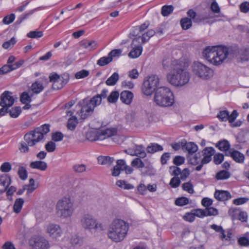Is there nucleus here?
<instances>
[{"instance_id": "f257e3e1", "label": "nucleus", "mask_w": 249, "mask_h": 249, "mask_svg": "<svg viewBox=\"0 0 249 249\" xmlns=\"http://www.w3.org/2000/svg\"><path fill=\"white\" fill-rule=\"evenodd\" d=\"M162 65L165 69L170 70L167 74L168 81L177 87H181L187 84L190 78V73L184 68L183 63L178 60H163Z\"/></svg>"}, {"instance_id": "f03ea898", "label": "nucleus", "mask_w": 249, "mask_h": 249, "mask_svg": "<svg viewBox=\"0 0 249 249\" xmlns=\"http://www.w3.org/2000/svg\"><path fill=\"white\" fill-rule=\"evenodd\" d=\"M128 230L129 225L126 222L116 218L108 226L107 237L114 242H121L126 237Z\"/></svg>"}, {"instance_id": "7ed1b4c3", "label": "nucleus", "mask_w": 249, "mask_h": 249, "mask_svg": "<svg viewBox=\"0 0 249 249\" xmlns=\"http://www.w3.org/2000/svg\"><path fill=\"white\" fill-rule=\"evenodd\" d=\"M203 57L215 66L221 65L231 55L228 48L224 46H208L203 51Z\"/></svg>"}, {"instance_id": "20e7f679", "label": "nucleus", "mask_w": 249, "mask_h": 249, "mask_svg": "<svg viewBox=\"0 0 249 249\" xmlns=\"http://www.w3.org/2000/svg\"><path fill=\"white\" fill-rule=\"evenodd\" d=\"M107 93L108 90L103 89L101 94H97L90 99L85 98L80 101L78 105L81 107L80 113L81 119L85 120L91 116L93 113L94 108L101 104L102 99L106 98Z\"/></svg>"}, {"instance_id": "39448f33", "label": "nucleus", "mask_w": 249, "mask_h": 249, "mask_svg": "<svg viewBox=\"0 0 249 249\" xmlns=\"http://www.w3.org/2000/svg\"><path fill=\"white\" fill-rule=\"evenodd\" d=\"M154 100L156 104L160 107H170L174 102V95L169 88L160 87L156 90Z\"/></svg>"}, {"instance_id": "423d86ee", "label": "nucleus", "mask_w": 249, "mask_h": 249, "mask_svg": "<svg viewBox=\"0 0 249 249\" xmlns=\"http://www.w3.org/2000/svg\"><path fill=\"white\" fill-rule=\"evenodd\" d=\"M50 125L44 124L34 130L27 133L24 136V140L28 143L30 146L35 145L44 139V136L50 131Z\"/></svg>"}, {"instance_id": "0eeeda50", "label": "nucleus", "mask_w": 249, "mask_h": 249, "mask_svg": "<svg viewBox=\"0 0 249 249\" xmlns=\"http://www.w3.org/2000/svg\"><path fill=\"white\" fill-rule=\"evenodd\" d=\"M57 215L63 219L70 217L74 211L73 203L69 197H64L58 201L56 205Z\"/></svg>"}, {"instance_id": "6e6552de", "label": "nucleus", "mask_w": 249, "mask_h": 249, "mask_svg": "<svg viewBox=\"0 0 249 249\" xmlns=\"http://www.w3.org/2000/svg\"><path fill=\"white\" fill-rule=\"evenodd\" d=\"M80 225L85 230L90 232L101 231L104 230L103 225L98 222L92 215L84 214L80 219Z\"/></svg>"}, {"instance_id": "1a4fd4ad", "label": "nucleus", "mask_w": 249, "mask_h": 249, "mask_svg": "<svg viewBox=\"0 0 249 249\" xmlns=\"http://www.w3.org/2000/svg\"><path fill=\"white\" fill-rule=\"evenodd\" d=\"M115 128H107L102 131L92 130L89 132L86 135L87 139L91 142L103 140L116 134Z\"/></svg>"}, {"instance_id": "9d476101", "label": "nucleus", "mask_w": 249, "mask_h": 249, "mask_svg": "<svg viewBox=\"0 0 249 249\" xmlns=\"http://www.w3.org/2000/svg\"><path fill=\"white\" fill-rule=\"evenodd\" d=\"M160 79L156 75H151L145 79L143 83L142 90L146 95H151L157 89L159 85Z\"/></svg>"}, {"instance_id": "9b49d317", "label": "nucleus", "mask_w": 249, "mask_h": 249, "mask_svg": "<svg viewBox=\"0 0 249 249\" xmlns=\"http://www.w3.org/2000/svg\"><path fill=\"white\" fill-rule=\"evenodd\" d=\"M192 69L194 74L202 79L207 80L213 76V70L200 62H195Z\"/></svg>"}, {"instance_id": "f8f14e48", "label": "nucleus", "mask_w": 249, "mask_h": 249, "mask_svg": "<svg viewBox=\"0 0 249 249\" xmlns=\"http://www.w3.org/2000/svg\"><path fill=\"white\" fill-rule=\"evenodd\" d=\"M50 81L53 83L52 88L53 89H59L66 85L69 80V76L68 73H64L61 76L55 72H53L49 76Z\"/></svg>"}, {"instance_id": "ddd939ff", "label": "nucleus", "mask_w": 249, "mask_h": 249, "mask_svg": "<svg viewBox=\"0 0 249 249\" xmlns=\"http://www.w3.org/2000/svg\"><path fill=\"white\" fill-rule=\"evenodd\" d=\"M45 231L52 238L57 239L63 234L60 226L56 224L50 223L45 227Z\"/></svg>"}, {"instance_id": "4468645a", "label": "nucleus", "mask_w": 249, "mask_h": 249, "mask_svg": "<svg viewBox=\"0 0 249 249\" xmlns=\"http://www.w3.org/2000/svg\"><path fill=\"white\" fill-rule=\"evenodd\" d=\"M141 36H139L137 38H134L133 39L131 45L133 49L128 54L129 57L132 58H137L142 54V47L141 44H137V43H140L139 40Z\"/></svg>"}, {"instance_id": "2eb2a0df", "label": "nucleus", "mask_w": 249, "mask_h": 249, "mask_svg": "<svg viewBox=\"0 0 249 249\" xmlns=\"http://www.w3.org/2000/svg\"><path fill=\"white\" fill-rule=\"evenodd\" d=\"M1 101L0 106L11 107L14 103V99L12 96V92L9 91H4L0 96Z\"/></svg>"}, {"instance_id": "dca6fc26", "label": "nucleus", "mask_w": 249, "mask_h": 249, "mask_svg": "<svg viewBox=\"0 0 249 249\" xmlns=\"http://www.w3.org/2000/svg\"><path fill=\"white\" fill-rule=\"evenodd\" d=\"M11 183V179L8 175L4 174L0 175V192H5Z\"/></svg>"}, {"instance_id": "f3484780", "label": "nucleus", "mask_w": 249, "mask_h": 249, "mask_svg": "<svg viewBox=\"0 0 249 249\" xmlns=\"http://www.w3.org/2000/svg\"><path fill=\"white\" fill-rule=\"evenodd\" d=\"M32 246V249H48L49 243L43 237H36L34 239V244Z\"/></svg>"}, {"instance_id": "a211bd4d", "label": "nucleus", "mask_w": 249, "mask_h": 249, "mask_svg": "<svg viewBox=\"0 0 249 249\" xmlns=\"http://www.w3.org/2000/svg\"><path fill=\"white\" fill-rule=\"evenodd\" d=\"M214 196L219 201L228 200L231 197L229 192L223 190H216Z\"/></svg>"}, {"instance_id": "6ab92c4d", "label": "nucleus", "mask_w": 249, "mask_h": 249, "mask_svg": "<svg viewBox=\"0 0 249 249\" xmlns=\"http://www.w3.org/2000/svg\"><path fill=\"white\" fill-rule=\"evenodd\" d=\"M203 158V163H208L212 160V156L214 153V149L212 147H206L202 151Z\"/></svg>"}, {"instance_id": "aec40b11", "label": "nucleus", "mask_w": 249, "mask_h": 249, "mask_svg": "<svg viewBox=\"0 0 249 249\" xmlns=\"http://www.w3.org/2000/svg\"><path fill=\"white\" fill-rule=\"evenodd\" d=\"M80 45L84 49L89 51H92L96 48L97 43L95 40L84 39L80 41Z\"/></svg>"}, {"instance_id": "412c9836", "label": "nucleus", "mask_w": 249, "mask_h": 249, "mask_svg": "<svg viewBox=\"0 0 249 249\" xmlns=\"http://www.w3.org/2000/svg\"><path fill=\"white\" fill-rule=\"evenodd\" d=\"M133 98V94L130 91L124 90L121 93L120 100L123 103L126 105L130 104Z\"/></svg>"}, {"instance_id": "4be33fe9", "label": "nucleus", "mask_w": 249, "mask_h": 249, "mask_svg": "<svg viewBox=\"0 0 249 249\" xmlns=\"http://www.w3.org/2000/svg\"><path fill=\"white\" fill-rule=\"evenodd\" d=\"M116 165L113 167L112 171V175L114 177L118 176L121 171H123V166L124 165L125 160H119L116 162Z\"/></svg>"}, {"instance_id": "5701e85b", "label": "nucleus", "mask_w": 249, "mask_h": 249, "mask_svg": "<svg viewBox=\"0 0 249 249\" xmlns=\"http://www.w3.org/2000/svg\"><path fill=\"white\" fill-rule=\"evenodd\" d=\"M30 167L33 169L45 171L47 168L48 165L47 163L45 161L37 160L31 162L30 164Z\"/></svg>"}, {"instance_id": "b1692460", "label": "nucleus", "mask_w": 249, "mask_h": 249, "mask_svg": "<svg viewBox=\"0 0 249 249\" xmlns=\"http://www.w3.org/2000/svg\"><path fill=\"white\" fill-rule=\"evenodd\" d=\"M182 147L183 149H185L189 154L191 155L196 152L198 150L197 145L193 142H185L184 144H182Z\"/></svg>"}, {"instance_id": "393cba45", "label": "nucleus", "mask_w": 249, "mask_h": 249, "mask_svg": "<svg viewBox=\"0 0 249 249\" xmlns=\"http://www.w3.org/2000/svg\"><path fill=\"white\" fill-rule=\"evenodd\" d=\"M231 157L236 162L243 163L245 160L244 155L237 150H233L230 152Z\"/></svg>"}, {"instance_id": "a878e982", "label": "nucleus", "mask_w": 249, "mask_h": 249, "mask_svg": "<svg viewBox=\"0 0 249 249\" xmlns=\"http://www.w3.org/2000/svg\"><path fill=\"white\" fill-rule=\"evenodd\" d=\"M44 89L43 84L38 81L34 82L30 88V89L32 91V93H33V95L40 93Z\"/></svg>"}, {"instance_id": "bb28decb", "label": "nucleus", "mask_w": 249, "mask_h": 249, "mask_svg": "<svg viewBox=\"0 0 249 249\" xmlns=\"http://www.w3.org/2000/svg\"><path fill=\"white\" fill-rule=\"evenodd\" d=\"M163 150L162 146L157 143H151L146 148L147 153L154 154L158 151H161Z\"/></svg>"}, {"instance_id": "cd10ccee", "label": "nucleus", "mask_w": 249, "mask_h": 249, "mask_svg": "<svg viewBox=\"0 0 249 249\" xmlns=\"http://www.w3.org/2000/svg\"><path fill=\"white\" fill-rule=\"evenodd\" d=\"M134 153L135 156L140 158H144L146 156V154L144 150V148L142 145H136L134 148Z\"/></svg>"}, {"instance_id": "c85d7f7f", "label": "nucleus", "mask_w": 249, "mask_h": 249, "mask_svg": "<svg viewBox=\"0 0 249 249\" xmlns=\"http://www.w3.org/2000/svg\"><path fill=\"white\" fill-rule=\"evenodd\" d=\"M97 160L99 164H111L114 161V158L109 156H100L98 157Z\"/></svg>"}, {"instance_id": "c756f323", "label": "nucleus", "mask_w": 249, "mask_h": 249, "mask_svg": "<svg viewBox=\"0 0 249 249\" xmlns=\"http://www.w3.org/2000/svg\"><path fill=\"white\" fill-rule=\"evenodd\" d=\"M238 115V113L237 112V110H234L231 114L230 115V113H229V116H228V121L231 124V125L233 127H237L241 125V123H233L235 120L236 119Z\"/></svg>"}, {"instance_id": "7c9ffc66", "label": "nucleus", "mask_w": 249, "mask_h": 249, "mask_svg": "<svg viewBox=\"0 0 249 249\" xmlns=\"http://www.w3.org/2000/svg\"><path fill=\"white\" fill-rule=\"evenodd\" d=\"M24 202V200L22 198L16 199L13 206L14 212L17 213H19L21 210Z\"/></svg>"}, {"instance_id": "2f4dec72", "label": "nucleus", "mask_w": 249, "mask_h": 249, "mask_svg": "<svg viewBox=\"0 0 249 249\" xmlns=\"http://www.w3.org/2000/svg\"><path fill=\"white\" fill-rule=\"evenodd\" d=\"M216 146L221 151H227L230 148V144L227 140H224L218 142Z\"/></svg>"}, {"instance_id": "473e14b6", "label": "nucleus", "mask_w": 249, "mask_h": 249, "mask_svg": "<svg viewBox=\"0 0 249 249\" xmlns=\"http://www.w3.org/2000/svg\"><path fill=\"white\" fill-rule=\"evenodd\" d=\"M231 174L227 170H221L216 173L215 178L217 180H224L229 178Z\"/></svg>"}, {"instance_id": "72a5a7b5", "label": "nucleus", "mask_w": 249, "mask_h": 249, "mask_svg": "<svg viewBox=\"0 0 249 249\" xmlns=\"http://www.w3.org/2000/svg\"><path fill=\"white\" fill-rule=\"evenodd\" d=\"M119 78L118 73L114 72L106 80V83L108 86H114L119 80Z\"/></svg>"}, {"instance_id": "f704fd0d", "label": "nucleus", "mask_w": 249, "mask_h": 249, "mask_svg": "<svg viewBox=\"0 0 249 249\" xmlns=\"http://www.w3.org/2000/svg\"><path fill=\"white\" fill-rule=\"evenodd\" d=\"M180 23L183 30H187L192 26V21L188 18H184L181 19Z\"/></svg>"}, {"instance_id": "c9c22d12", "label": "nucleus", "mask_w": 249, "mask_h": 249, "mask_svg": "<svg viewBox=\"0 0 249 249\" xmlns=\"http://www.w3.org/2000/svg\"><path fill=\"white\" fill-rule=\"evenodd\" d=\"M78 124V120L76 116H72L69 119L67 124V127L71 130L75 129L77 124Z\"/></svg>"}, {"instance_id": "e433bc0d", "label": "nucleus", "mask_w": 249, "mask_h": 249, "mask_svg": "<svg viewBox=\"0 0 249 249\" xmlns=\"http://www.w3.org/2000/svg\"><path fill=\"white\" fill-rule=\"evenodd\" d=\"M156 34V32L153 30H149L146 33H144L141 36L140 39L142 43L146 42L151 37L153 36Z\"/></svg>"}, {"instance_id": "4c0bfd02", "label": "nucleus", "mask_w": 249, "mask_h": 249, "mask_svg": "<svg viewBox=\"0 0 249 249\" xmlns=\"http://www.w3.org/2000/svg\"><path fill=\"white\" fill-rule=\"evenodd\" d=\"M21 112V109L19 107H12L11 109L9 108L8 113L12 118H17L20 114Z\"/></svg>"}, {"instance_id": "58836bf2", "label": "nucleus", "mask_w": 249, "mask_h": 249, "mask_svg": "<svg viewBox=\"0 0 249 249\" xmlns=\"http://www.w3.org/2000/svg\"><path fill=\"white\" fill-rule=\"evenodd\" d=\"M174 9V7L171 5H164L161 8V14L163 17L168 16L173 12Z\"/></svg>"}, {"instance_id": "ea45409f", "label": "nucleus", "mask_w": 249, "mask_h": 249, "mask_svg": "<svg viewBox=\"0 0 249 249\" xmlns=\"http://www.w3.org/2000/svg\"><path fill=\"white\" fill-rule=\"evenodd\" d=\"M33 93L30 95L27 92H23L20 95V100L23 104H26L32 101V98L33 96Z\"/></svg>"}, {"instance_id": "a19ab883", "label": "nucleus", "mask_w": 249, "mask_h": 249, "mask_svg": "<svg viewBox=\"0 0 249 249\" xmlns=\"http://www.w3.org/2000/svg\"><path fill=\"white\" fill-rule=\"evenodd\" d=\"M111 58L107 56L101 57L97 62V64L100 66L103 67L106 66L111 62Z\"/></svg>"}, {"instance_id": "79ce46f5", "label": "nucleus", "mask_w": 249, "mask_h": 249, "mask_svg": "<svg viewBox=\"0 0 249 249\" xmlns=\"http://www.w3.org/2000/svg\"><path fill=\"white\" fill-rule=\"evenodd\" d=\"M119 96V93L117 91H112L107 97V100L109 103H114L117 101Z\"/></svg>"}, {"instance_id": "37998d69", "label": "nucleus", "mask_w": 249, "mask_h": 249, "mask_svg": "<svg viewBox=\"0 0 249 249\" xmlns=\"http://www.w3.org/2000/svg\"><path fill=\"white\" fill-rule=\"evenodd\" d=\"M116 185L120 187L121 188H123L124 189L129 190L134 188V186L133 185L128 183L125 181L123 180H118L116 182Z\"/></svg>"}, {"instance_id": "c03bdc74", "label": "nucleus", "mask_w": 249, "mask_h": 249, "mask_svg": "<svg viewBox=\"0 0 249 249\" xmlns=\"http://www.w3.org/2000/svg\"><path fill=\"white\" fill-rule=\"evenodd\" d=\"M240 58L242 61L249 60V48L241 49L240 51Z\"/></svg>"}, {"instance_id": "a18cd8bd", "label": "nucleus", "mask_w": 249, "mask_h": 249, "mask_svg": "<svg viewBox=\"0 0 249 249\" xmlns=\"http://www.w3.org/2000/svg\"><path fill=\"white\" fill-rule=\"evenodd\" d=\"M229 112L227 110H221L217 115V117L221 121H228Z\"/></svg>"}, {"instance_id": "49530a36", "label": "nucleus", "mask_w": 249, "mask_h": 249, "mask_svg": "<svg viewBox=\"0 0 249 249\" xmlns=\"http://www.w3.org/2000/svg\"><path fill=\"white\" fill-rule=\"evenodd\" d=\"M182 188L184 191L187 192L189 194H192L194 193L193 185L191 181L183 183Z\"/></svg>"}, {"instance_id": "de8ad7c7", "label": "nucleus", "mask_w": 249, "mask_h": 249, "mask_svg": "<svg viewBox=\"0 0 249 249\" xmlns=\"http://www.w3.org/2000/svg\"><path fill=\"white\" fill-rule=\"evenodd\" d=\"M18 174L21 179L24 180L27 178L28 173L24 167L20 166L18 168Z\"/></svg>"}, {"instance_id": "09e8293b", "label": "nucleus", "mask_w": 249, "mask_h": 249, "mask_svg": "<svg viewBox=\"0 0 249 249\" xmlns=\"http://www.w3.org/2000/svg\"><path fill=\"white\" fill-rule=\"evenodd\" d=\"M189 203V199L185 197H180L177 198L175 204L178 206H183Z\"/></svg>"}, {"instance_id": "8fccbe9b", "label": "nucleus", "mask_w": 249, "mask_h": 249, "mask_svg": "<svg viewBox=\"0 0 249 249\" xmlns=\"http://www.w3.org/2000/svg\"><path fill=\"white\" fill-rule=\"evenodd\" d=\"M29 146L28 143L26 141H21L20 142L19 150L21 153H26L29 151Z\"/></svg>"}, {"instance_id": "3c124183", "label": "nucleus", "mask_w": 249, "mask_h": 249, "mask_svg": "<svg viewBox=\"0 0 249 249\" xmlns=\"http://www.w3.org/2000/svg\"><path fill=\"white\" fill-rule=\"evenodd\" d=\"M122 50L120 49H118L112 50L108 53V54L109 57L111 58V61H112L113 58H118L122 54Z\"/></svg>"}, {"instance_id": "603ef678", "label": "nucleus", "mask_w": 249, "mask_h": 249, "mask_svg": "<svg viewBox=\"0 0 249 249\" xmlns=\"http://www.w3.org/2000/svg\"><path fill=\"white\" fill-rule=\"evenodd\" d=\"M43 35L42 31H33L28 33L27 36L29 38H37L42 37Z\"/></svg>"}, {"instance_id": "864d4df0", "label": "nucleus", "mask_w": 249, "mask_h": 249, "mask_svg": "<svg viewBox=\"0 0 249 249\" xmlns=\"http://www.w3.org/2000/svg\"><path fill=\"white\" fill-rule=\"evenodd\" d=\"M181 169L176 166H172L169 168V172L172 176L178 177L181 174Z\"/></svg>"}, {"instance_id": "5fc2aeb1", "label": "nucleus", "mask_w": 249, "mask_h": 249, "mask_svg": "<svg viewBox=\"0 0 249 249\" xmlns=\"http://www.w3.org/2000/svg\"><path fill=\"white\" fill-rule=\"evenodd\" d=\"M72 169L76 173H81L86 171V167L84 164H76L73 166Z\"/></svg>"}, {"instance_id": "6e6d98bb", "label": "nucleus", "mask_w": 249, "mask_h": 249, "mask_svg": "<svg viewBox=\"0 0 249 249\" xmlns=\"http://www.w3.org/2000/svg\"><path fill=\"white\" fill-rule=\"evenodd\" d=\"M180 179L178 177H174L170 180L169 184L173 188H177L180 184Z\"/></svg>"}, {"instance_id": "4d7b16f0", "label": "nucleus", "mask_w": 249, "mask_h": 249, "mask_svg": "<svg viewBox=\"0 0 249 249\" xmlns=\"http://www.w3.org/2000/svg\"><path fill=\"white\" fill-rule=\"evenodd\" d=\"M89 74V71L82 70L77 72L75 74V77L76 79L84 78L87 77Z\"/></svg>"}, {"instance_id": "13d9d810", "label": "nucleus", "mask_w": 249, "mask_h": 249, "mask_svg": "<svg viewBox=\"0 0 249 249\" xmlns=\"http://www.w3.org/2000/svg\"><path fill=\"white\" fill-rule=\"evenodd\" d=\"M16 43V40L14 37H13L9 40L4 42L2 44V47L3 48L7 49L13 47Z\"/></svg>"}, {"instance_id": "bf43d9fd", "label": "nucleus", "mask_w": 249, "mask_h": 249, "mask_svg": "<svg viewBox=\"0 0 249 249\" xmlns=\"http://www.w3.org/2000/svg\"><path fill=\"white\" fill-rule=\"evenodd\" d=\"M206 216L211 215H216L218 214V210L213 207H210L205 209Z\"/></svg>"}, {"instance_id": "052dcab7", "label": "nucleus", "mask_w": 249, "mask_h": 249, "mask_svg": "<svg viewBox=\"0 0 249 249\" xmlns=\"http://www.w3.org/2000/svg\"><path fill=\"white\" fill-rule=\"evenodd\" d=\"M131 165L138 168H143L144 166V164L140 158H135L132 161Z\"/></svg>"}, {"instance_id": "680f3d73", "label": "nucleus", "mask_w": 249, "mask_h": 249, "mask_svg": "<svg viewBox=\"0 0 249 249\" xmlns=\"http://www.w3.org/2000/svg\"><path fill=\"white\" fill-rule=\"evenodd\" d=\"M185 158L181 156H175L173 159V163L176 166H179L184 163Z\"/></svg>"}, {"instance_id": "e2e57ef3", "label": "nucleus", "mask_w": 249, "mask_h": 249, "mask_svg": "<svg viewBox=\"0 0 249 249\" xmlns=\"http://www.w3.org/2000/svg\"><path fill=\"white\" fill-rule=\"evenodd\" d=\"M71 242L73 246L80 245L82 240L77 234H74L72 236Z\"/></svg>"}, {"instance_id": "0e129e2a", "label": "nucleus", "mask_w": 249, "mask_h": 249, "mask_svg": "<svg viewBox=\"0 0 249 249\" xmlns=\"http://www.w3.org/2000/svg\"><path fill=\"white\" fill-rule=\"evenodd\" d=\"M200 155L199 153L196 154L192 157L189 158V161L192 165H196L198 164L200 161Z\"/></svg>"}, {"instance_id": "69168bd1", "label": "nucleus", "mask_w": 249, "mask_h": 249, "mask_svg": "<svg viewBox=\"0 0 249 249\" xmlns=\"http://www.w3.org/2000/svg\"><path fill=\"white\" fill-rule=\"evenodd\" d=\"M64 137L63 134L60 132L52 133V139L54 142L61 141Z\"/></svg>"}, {"instance_id": "338daca9", "label": "nucleus", "mask_w": 249, "mask_h": 249, "mask_svg": "<svg viewBox=\"0 0 249 249\" xmlns=\"http://www.w3.org/2000/svg\"><path fill=\"white\" fill-rule=\"evenodd\" d=\"M195 216L198 217L202 218L206 216L205 210H202L200 209H194L192 210Z\"/></svg>"}, {"instance_id": "774afa93", "label": "nucleus", "mask_w": 249, "mask_h": 249, "mask_svg": "<svg viewBox=\"0 0 249 249\" xmlns=\"http://www.w3.org/2000/svg\"><path fill=\"white\" fill-rule=\"evenodd\" d=\"M55 148L56 144L52 141L48 142L45 145V149L48 152H53L55 150Z\"/></svg>"}]
</instances>
